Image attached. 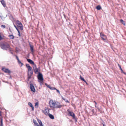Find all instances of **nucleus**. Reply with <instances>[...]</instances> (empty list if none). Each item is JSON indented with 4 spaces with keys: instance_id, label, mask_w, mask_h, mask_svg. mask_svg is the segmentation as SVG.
<instances>
[{
    "instance_id": "dca6fc26",
    "label": "nucleus",
    "mask_w": 126,
    "mask_h": 126,
    "mask_svg": "<svg viewBox=\"0 0 126 126\" xmlns=\"http://www.w3.org/2000/svg\"><path fill=\"white\" fill-rule=\"evenodd\" d=\"M30 49L31 50V51L32 52H33L34 51L33 50V47H34L32 45H31V44H30Z\"/></svg>"
},
{
    "instance_id": "ddd939ff",
    "label": "nucleus",
    "mask_w": 126,
    "mask_h": 126,
    "mask_svg": "<svg viewBox=\"0 0 126 126\" xmlns=\"http://www.w3.org/2000/svg\"><path fill=\"white\" fill-rule=\"evenodd\" d=\"M16 25L23 26L22 23L18 20L16 21Z\"/></svg>"
},
{
    "instance_id": "39448f33",
    "label": "nucleus",
    "mask_w": 126,
    "mask_h": 126,
    "mask_svg": "<svg viewBox=\"0 0 126 126\" xmlns=\"http://www.w3.org/2000/svg\"><path fill=\"white\" fill-rule=\"evenodd\" d=\"M2 70L6 73H8L9 75L11 73V71L8 68H3Z\"/></svg>"
},
{
    "instance_id": "aec40b11",
    "label": "nucleus",
    "mask_w": 126,
    "mask_h": 126,
    "mask_svg": "<svg viewBox=\"0 0 126 126\" xmlns=\"http://www.w3.org/2000/svg\"><path fill=\"white\" fill-rule=\"evenodd\" d=\"M1 3L2 4L4 7H5L6 6V4L5 1L3 0L1 1Z\"/></svg>"
},
{
    "instance_id": "423d86ee",
    "label": "nucleus",
    "mask_w": 126,
    "mask_h": 126,
    "mask_svg": "<svg viewBox=\"0 0 126 126\" xmlns=\"http://www.w3.org/2000/svg\"><path fill=\"white\" fill-rule=\"evenodd\" d=\"M100 36L102 38V40H103L104 41H105L107 39V36L106 35L103 34L102 33H100Z\"/></svg>"
},
{
    "instance_id": "72a5a7b5",
    "label": "nucleus",
    "mask_w": 126,
    "mask_h": 126,
    "mask_svg": "<svg viewBox=\"0 0 126 126\" xmlns=\"http://www.w3.org/2000/svg\"><path fill=\"white\" fill-rule=\"evenodd\" d=\"M63 16L64 17V18L66 19V21H67V19H66V16L64 14V12H63Z\"/></svg>"
},
{
    "instance_id": "9d476101",
    "label": "nucleus",
    "mask_w": 126,
    "mask_h": 126,
    "mask_svg": "<svg viewBox=\"0 0 126 126\" xmlns=\"http://www.w3.org/2000/svg\"><path fill=\"white\" fill-rule=\"evenodd\" d=\"M27 60L29 63L32 64L33 65L34 63V62L31 59H27Z\"/></svg>"
},
{
    "instance_id": "a211bd4d",
    "label": "nucleus",
    "mask_w": 126,
    "mask_h": 126,
    "mask_svg": "<svg viewBox=\"0 0 126 126\" xmlns=\"http://www.w3.org/2000/svg\"><path fill=\"white\" fill-rule=\"evenodd\" d=\"M33 122L35 126H39V125H38V124L36 122V120L33 119Z\"/></svg>"
},
{
    "instance_id": "3c124183",
    "label": "nucleus",
    "mask_w": 126,
    "mask_h": 126,
    "mask_svg": "<svg viewBox=\"0 0 126 126\" xmlns=\"http://www.w3.org/2000/svg\"><path fill=\"white\" fill-rule=\"evenodd\" d=\"M1 115H1V111L0 110V116H1Z\"/></svg>"
},
{
    "instance_id": "c756f323",
    "label": "nucleus",
    "mask_w": 126,
    "mask_h": 126,
    "mask_svg": "<svg viewBox=\"0 0 126 126\" xmlns=\"http://www.w3.org/2000/svg\"><path fill=\"white\" fill-rule=\"evenodd\" d=\"M35 107H37L36 108H37L38 107V102H36L35 103Z\"/></svg>"
},
{
    "instance_id": "f257e3e1",
    "label": "nucleus",
    "mask_w": 126,
    "mask_h": 126,
    "mask_svg": "<svg viewBox=\"0 0 126 126\" xmlns=\"http://www.w3.org/2000/svg\"><path fill=\"white\" fill-rule=\"evenodd\" d=\"M0 46L2 49L6 50L8 49L9 48L10 46L8 43L6 42L2 43L0 44Z\"/></svg>"
},
{
    "instance_id": "1a4fd4ad",
    "label": "nucleus",
    "mask_w": 126,
    "mask_h": 126,
    "mask_svg": "<svg viewBox=\"0 0 126 126\" xmlns=\"http://www.w3.org/2000/svg\"><path fill=\"white\" fill-rule=\"evenodd\" d=\"M26 67L28 69V71H31L32 69V68L30 65L29 64L27 63L26 65Z\"/></svg>"
},
{
    "instance_id": "49530a36",
    "label": "nucleus",
    "mask_w": 126,
    "mask_h": 126,
    "mask_svg": "<svg viewBox=\"0 0 126 126\" xmlns=\"http://www.w3.org/2000/svg\"><path fill=\"white\" fill-rule=\"evenodd\" d=\"M102 123L103 125L104 124H105V122L103 121L102 122Z\"/></svg>"
},
{
    "instance_id": "6ab92c4d",
    "label": "nucleus",
    "mask_w": 126,
    "mask_h": 126,
    "mask_svg": "<svg viewBox=\"0 0 126 126\" xmlns=\"http://www.w3.org/2000/svg\"><path fill=\"white\" fill-rule=\"evenodd\" d=\"M49 117L51 119H54V116L52 114L49 113L48 115Z\"/></svg>"
},
{
    "instance_id": "7ed1b4c3",
    "label": "nucleus",
    "mask_w": 126,
    "mask_h": 126,
    "mask_svg": "<svg viewBox=\"0 0 126 126\" xmlns=\"http://www.w3.org/2000/svg\"><path fill=\"white\" fill-rule=\"evenodd\" d=\"M67 111L68 112L67 115L72 117L73 119L75 120V122L76 123L77 122L78 118L76 117L75 114L73 112L70 111L68 109L67 110Z\"/></svg>"
},
{
    "instance_id": "4be33fe9",
    "label": "nucleus",
    "mask_w": 126,
    "mask_h": 126,
    "mask_svg": "<svg viewBox=\"0 0 126 126\" xmlns=\"http://www.w3.org/2000/svg\"><path fill=\"white\" fill-rule=\"evenodd\" d=\"M37 121L39 123V124L40 125V126H42V122L41 120H40L39 119H37Z\"/></svg>"
},
{
    "instance_id": "e433bc0d",
    "label": "nucleus",
    "mask_w": 126,
    "mask_h": 126,
    "mask_svg": "<svg viewBox=\"0 0 126 126\" xmlns=\"http://www.w3.org/2000/svg\"><path fill=\"white\" fill-rule=\"evenodd\" d=\"M56 90L57 92L59 94H60V91L59 90L57 89H56Z\"/></svg>"
},
{
    "instance_id": "ea45409f",
    "label": "nucleus",
    "mask_w": 126,
    "mask_h": 126,
    "mask_svg": "<svg viewBox=\"0 0 126 126\" xmlns=\"http://www.w3.org/2000/svg\"><path fill=\"white\" fill-rule=\"evenodd\" d=\"M37 69L40 72V66H39L37 68Z\"/></svg>"
},
{
    "instance_id": "09e8293b",
    "label": "nucleus",
    "mask_w": 126,
    "mask_h": 126,
    "mask_svg": "<svg viewBox=\"0 0 126 126\" xmlns=\"http://www.w3.org/2000/svg\"><path fill=\"white\" fill-rule=\"evenodd\" d=\"M94 102L95 103V105H96L97 104L96 102V101H94Z\"/></svg>"
},
{
    "instance_id": "4c0bfd02",
    "label": "nucleus",
    "mask_w": 126,
    "mask_h": 126,
    "mask_svg": "<svg viewBox=\"0 0 126 126\" xmlns=\"http://www.w3.org/2000/svg\"><path fill=\"white\" fill-rule=\"evenodd\" d=\"M92 111L93 112V114H95V113L94 111V110L92 109Z\"/></svg>"
},
{
    "instance_id": "de8ad7c7",
    "label": "nucleus",
    "mask_w": 126,
    "mask_h": 126,
    "mask_svg": "<svg viewBox=\"0 0 126 126\" xmlns=\"http://www.w3.org/2000/svg\"><path fill=\"white\" fill-rule=\"evenodd\" d=\"M34 73L35 74H37V72H36L35 71H34Z\"/></svg>"
},
{
    "instance_id": "c85d7f7f",
    "label": "nucleus",
    "mask_w": 126,
    "mask_h": 126,
    "mask_svg": "<svg viewBox=\"0 0 126 126\" xmlns=\"http://www.w3.org/2000/svg\"><path fill=\"white\" fill-rule=\"evenodd\" d=\"M45 85L47 86L48 88H49L50 89V88H51V87L49 85L47 84L46 83H45Z\"/></svg>"
},
{
    "instance_id": "864d4df0",
    "label": "nucleus",
    "mask_w": 126,
    "mask_h": 126,
    "mask_svg": "<svg viewBox=\"0 0 126 126\" xmlns=\"http://www.w3.org/2000/svg\"><path fill=\"white\" fill-rule=\"evenodd\" d=\"M9 30L10 31H11V30L10 29V28L9 29Z\"/></svg>"
},
{
    "instance_id": "bb28decb",
    "label": "nucleus",
    "mask_w": 126,
    "mask_h": 126,
    "mask_svg": "<svg viewBox=\"0 0 126 126\" xmlns=\"http://www.w3.org/2000/svg\"><path fill=\"white\" fill-rule=\"evenodd\" d=\"M33 70H34L36 69H37L36 65L35 63H34V64H33Z\"/></svg>"
},
{
    "instance_id": "6e6d98bb",
    "label": "nucleus",
    "mask_w": 126,
    "mask_h": 126,
    "mask_svg": "<svg viewBox=\"0 0 126 126\" xmlns=\"http://www.w3.org/2000/svg\"><path fill=\"white\" fill-rule=\"evenodd\" d=\"M95 107L96 108V105H95Z\"/></svg>"
},
{
    "instance_id": "79ce46f5",
    "label": "nucleus",
    "mask_w": 126,
    "mask_h": 126,
    "mask_svg": "<svg viewBox=\"0 0 126 126\" xmlns=\"http://www.w3.org/2000/svg\"><path fill=\"white\" fill-rule=\"evenodd\" d=\"M13 24L14 25V27L16 29H17V26L16 25H15L14 23H13Z\"/></svg>"
},
{
    "instance_id": "13d9d810",
    "label": "nucleus",
    "mask_w": 126,
    "mask_h": 126,
    "mask_svg": "<svg viewBox=\"0 0 126 126\" xmlns=\"http://www.w3.org/2000/svg\"><path fill=\"white\" fill-rule=\"evenodd\" d=\"M10 78H11V76H10Z\"/></svg>"
},
{
    "instance_id": "5701e85b",
    "label": "nucleus",
    "mask_w": 126,
    "mask_h": 126,
    "mask_svg": "<svg viewBox=\"0 0 126 126\" xmlns=\"http://www.w3.org/2000/svg\"><path fill=\"white\" fill-rule=\"evenodd\" d=\"M0 126H3V120L2 118V117H0Z\"/></svg>"
},
{
    "instance_id": "a878e982",
    "label": "nucleus",
    "mask_w": 126,
    "mask_h": 126,
    "mask_svg": "<svg viewBox=\"0 0 126 126\" xmlns=\"http://www.w3.org/2000/svg\"><path fill=\"white\" fill-rule=\"evenodd\" d=\"M120 22L122 24L124 25H125V22L122 19H121L120 20Z\"/></svg>"
},
{
    "instance_id": "4468645a",
    "label": "nucleus",
    "mask_w": 126,
    "mask_h": 126,
    "mask_svg": "<svg viewBox=\"0 0 126 126\" xmlns=\"http://www.w3.org/2000/svg\"><path fill=\"white\" fill-rule=\"evenodd\" d=\"M118 66H119V67L120 68V70L121 71V73H123L124 74H126V73L124 72L122 69V68H121V66L120 65L119 63H118Z\"/></svg>"
},
{
    "instance_id": "20e7f679",
    "label": "nucleus",
    "mask_w": 126,
    "mask_h": 126,
    "mask_svg": "<svg viewBox=\"0 0 126 126\" xmlns=\"http://www.w3.org/2000/svg\"><path fill=\"white\" fill-rule=\"evenodd\" d=\"M64 105H60V103L58 102H55V103L53 107V108H60L62 107Z\"/></svg>"
},
{
    "instance_id": "f03ea898",
    "label": "nucleus",
    "mask_w": 126,
    "mask_h": 126,
    "mask_svg": "<svg viewBox=\"0 0 126 126\" xmlns=\"http://www.w3.org/2000/svg\"><path fill=\"white\" fill-rule=\"evenodd\" d=\"M38 81L40 83V85L41 86L43 84L44 79L43 75L42 73L38 74L37 76Z\"/></svg>"
},
{
    "instance_id": "8fccbe9b",
    "label": "nucleus",
    "mask_w": 126,
    "mask_h": 126,
    "mask_svg": "<svg viewBox=\"0 0 126 126\" xmlns=\"http://www.w3.org/2000/svg\"><path fill=\"white\" fill-rule=\"evenodd\" d=\"M85 82V83H86V84H87V85H88V83L85 80V81H84Z\"/></svg>"
},
{
    "instance_id": "bf43d9fd",
    "label": "nucleus",
    "mask_w": 126,
    "mask_h": 126,
    "mask_svg": "<svg viewBox=\"0 0 126 126\" xmlns=\"http://www.w3.org/2000/svg\"><path fill=\"white\" fill-rule=\"evenodd\" d=\"M31 81H30V83H31Z\"/></svg>"
},
{
    "instance_id": "680f3d73",
    "label": "nucleus",
    "mask_w": 126,
    "mask_h": 126,
    "mask_svg": "<svg viewBox=\"0 0 126 126\" xmlns=\"http://www.w3.org/2000/svg\"><path fill=\"white\" fill-rule=\"evenodd\" d=\"M0 16L1 17V16Z\"/></svg>"
},
{
    "instance_id": "2eb2a0df",
    "label": "nucleus",
    "mask_w": 126,
    "mask_h": 126,
    "mask_svg": "<svg viewBox=\"0 0 126 126\" xmlns=\"http://www.w3.org/2000/svg\"><path fill=\"white\" fill-rule=\"evenodd\" d=\"M17 29L19 28V29L21 31L23 30V26L17 25Z\"/></svg>"
},
{
    "instance_id": "f3484780",
    "label": "nucleus",
    "mask_w": 126,
    "mask_h": 126,
    "mask_svg": "<svg viewBox=\"0 0 126 126\" xmlns=\"http://www.w3.org/2000/svg\"><path fill=\"white\" fill-rule=\"evenodd\" d=\"M28 78H27V80L28 81L31 78V77L32 76V75H30L29 72H28Z\"/></svg>"
},
{
    "instance_id": "f8f14e48",
    "label": "nucleus",
    "mask_w": 126,
    "mask_h": 126,
    "mask_svg": "<svg viewBox=\"0 0 126 126\" xmlns=\"http://www.w3.org/2000/svg\"><path fill=\"white\" fill-rule=\"evenodd\" d=\"M55 103L52 100L51 101H49V104L50 105V107H53H53L52 106H51V105H52L54 106V105H55Z\"/></svg>"
},
{
    "instance_id": "0eeeda50",
    "label": "nucleus",
    "mask_w": 126,
    "mask_h": 126,
    "mask_svg": "<svg viewBox=\"0 0 126 126\" xmlns=\"http://www.w3.org/2000/svg\"><path fill=\"white\" fill-rule=\"evenodd\" d=\"M49 111L47 109V108L45 107L44 110H42V112L43 113L46 115H47L49 113Z\"/></svg>"
},
{
    "instance_id": "9b49d317",
    "label": "nucleus",
    "mask_w": 126,
    "mask_h": 126,
    "mask_svg": "<svg viewBox=\"0 0 126 126\" xmlns=\"http://www.w3.org/2000/svg\"><path fill=\"white\" fill-rule=\"evenodd\" d=\"M28 105L30 107L32 108V111H33L34 110V107L33 106L32 104L30 102H29L28 103Z\"/></svg>"
},
{
    "instance_id": "412c9836",
    "label": "nucleus",
    "mask_w": 126,
    "mask_h": 126,
    "mask_svg": "<svg viewBox=\"0 0 126 126\" xmlns=\"http://www.w3.org/2000/svg\"><path fill=\"white\" fill-rule=\"evenodd\" d=\"M61 97H62V99L64 100L65 102H66L67 103H70V102L67 99H66L64 98L62 96H61Z\"/></svg>"
},
{
    "instance_id": "603ef678",
    "label": "nucleus",
    "mask_w": 126,
    "mask_h": 126,
    "mask_svg": "<svg viewBox=\"0 0 126 126\" xmlns=\"http://www.w3.org/2000/svg\"><path fill=\"white\" fill-rule=\"evenodd\" d=\"M103 126H106L105 124H104L103 125Z\"/></svg>"
},
{
    "instance_id": "b1692460",
    "label": "nucleus",
    "mask_w": 126,
    "mask_h": 126,
    "mask_svg": "<svg viewBox=\"0 0 126 126\" xmlns=\"http://www.w3.org/2000/svg\"><path fill=\"white\" fill-rule=\"evenodd\" d=\"M101 7L99 5H98L96 7V9L98 10H99L101 9Z\"/></svg>"
},
{
    "instance_id": "052dcab7",
    "label": "nucleus",
    "mask_w": 126,
    "mask_h": 126,
    "mask_svg": "<svg viewBox=\"0 0 126 126\" xmlns=\"http://www.w3.org/2000/svg\"><path fill=\"white\" fill-rule=\"evenodd\" d=\"M125 74L126 75V74Z\"/></svg>"
},
{
    "instance_id": "cd10ccee",
    "label": "nucleus",
    "mask_w": 126,
    "mask_h": 126,
    "mask_svg": "<svg viewBox=\"0 0 126 126\" xmlns=\"http://www.w3.org/2000/svg\"><path fill=\"white\" fill-rule=\"evenodd\" d=\"M79 78L81 80L83 81H85V80L81 75H80V76Z\"/></svg>"
},
{
    "instance_id": "37998d69",
    "label": "nucleus",
    "mask_w": 126,
    "mask_h": 126,
    "mask_svg": "<svg viewBox=\"0 0 126 126\" xmlns=\"http://www.w3.org/2000/svg\"><path fill=\"white\" fill-rule=\"evenodd\" d=\"M97 109L98 110V111H100V110L99 109V108L98 107L97 108Z\"/></svg>"
},
{
    "instance_id": "c9c22d12",
    "label": "nucleus",
    "mask_w": 126,
    "mask_h": 126,
    "mask_svg": "<svg viewBox=\"0 0 126 126\" xmlns=\"http://www.w3.org/2000/svg\"><path fill=\"white\" fill-rule=\"evenodd\" d=\"M15 56L16 57V59L18 61L19 60L18 56H17L16 55Z\"/></svg>"
},
{
    "instance_id": "4d7b16f0",
    "label": "nucleus",
    "mask_w": 126,
    "mask_h": 126,
    "mask_svg": "<svg viewBox=\"0 0 126 126\" xmlns=\"http://www.w3.org/2000/svg\"><path fill=\"white\" fill-rule=\"evenodd\" d=\"M10 78H11V76H10Z\"/></svg>"
},
{
    "instance_id": "6e6552de",
    "label": "nucleus",
    "mask_w": 126,
    "mask_h": 126,
    "mask_svg": "<svg viewBox=\"0 0 126 126\" xmlns=\"http://www.w3.org/2000/svg\"><path fill=\"white\" fill-rule=\"evenodd\" d=\"M30 86L31 90L33 92H35L36 90L34 87L33 84L32 83H31L30 84Z\"/></svg>"
},
{
    "instance_id": "393cba45",
    "label": "nucleus",
    "mask_w": 126,
    "mask_h": 126,
    "mask_svg": "<svg viewBox=\"0 0 126 126\" xmlns=\"http://www.w3.org/2000/svg\"><path fill=\"white\" fill-rule=\"evenodd\" d=\"M8 37L12 39H13L14 37V36L13 35H8Z\"/></svg>"
},
{
    "instance_id": "f704fd0d",
    "label": "nucleus",
    "mask_w": 126,
    "mask_h": 126,
    "mask_svg": "<svg viewBox=\"0 0 126 126\" xmlns=\"http://www.w3.org/2000/svg\"><path fill=\"white\" fill-rule=\"evenodd\" d=\"M6 26L5 25H2L1 26V27L3 28H5Z\"/></svg>"
},
{
    "instance_id": "c03bdc74",
    "label": "nucleus",
    "mask_w": 126,
    "mask_h": 126,
    "mask_svg": "<svg viewBox=\"0 0 126 126\" xmlns=\"http://www.w3.org/2000/svg\"><path fill=\"white\" fill-rule=\"evenodd\" d=\"M18 35L19 36H20L21 35H20V32H19L18 33Z\"/></svg>"
},
{
    "instance_id": "473e14b6",
    "label": "nucleus",
    "mask_w": 126,
    "mask_h": 126,
    "mask_svg": "<svg viewBox=\"0 0 126 126\" xmlns=\"http://www.w3.org/2000/svg\"><path fill=\"white\" fill-rule=\"evenodd\" d=\"M56 88L51 87L50 88V90H56Z\"/></svg>"
},
{
    "instance_id": "a19ab883",
    "label": "nucleus",
    "mask_w": 126,
    "mask_h": 126,
    "mask_svg": "<svg viewBox=\"0 0 126 126\" xmlns=\"http://www.w3.org/2000/svg\"><path fill=\"white\" fill-rule=\"evenodd\" d=\"M31 71L30 72V73L31 74V75H32H32L33 74V71L32 70V71L31 70Z\"/></svg>"
},
{
    "instance_id": "5fc2aeb1",
    "label": "nucleus",
    "mask_w": 126,
    "mask_h": 126,
    "mask_svg": "<svg viewBox=\"0 0 126 126\" xmlns=\"http://www.w3.org/2000/svg\"><path fill=\"white\" fill-rule=\"evenodd\" d=\"M11 53L12 54H13V52H11Z\"/></svg>"
},
{
    "instance_id": "a18cd8bd",
    "label": "nucleus",
    "mask_w": 126,
    "mask_h": 126,
    "mask_svg": "<svg viewBox=\"0 0 126 126\" xmlns=\"http://www.w3.org/2000/svg\"><path fill=\"white\" fill-rule=\"evenodd\" d=\"M16 30H17V31L18 33L20 32V31L19 30H18V29H17H17H16Z\"/></svg>"
},
{
    "instance_id": "2f4dec72",
    "label": "nucleus",
    "mask_w": 126,
    "mask_h": 126,
    "mask_svg": "<svg viewBox=\"0 0 126 126\" xmlns=\"http://www.w3.org/2000/svg\"><path fill=\"white\" fill-rule=\"evenodd\" d=\"M34 71H35L36 72H37L38 73V74L39 73H41L39 71V70H38L37 69H36L34 70Z\"/></svg>"
},
{
    "instance_id": "7c9ffc66",
    "label": "nucleus",
    "mask_w": 126,
    "mask_h": 126,
    "mask_svg": "<svg viewBox=\"0 0 126 126\" xmlns=\"http://www.w3.org/2000/svg\"><path fill=\"white\" fill-rule=\"evenodd\" d=\"M18 62L19 64H21V66H22L23 65V63H22L20 60L18 61Z\"/></svg>"
},
{
    "instance_id": "58836bf2",
    "label": "nucleus",
    "mask_w": 126,
    "mask_h": 126,
    "mask_svg": "<svg viewBox=\"0 0 126 126\" xmlns=\"http://www.w3.org/2000/svg\"><path fill=\"white\" fill-rule=\"evenodd\" d=\"M3 38L0 35V40H1L3 39Z\"/></svg>"
}]
</instances>
